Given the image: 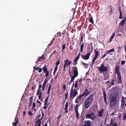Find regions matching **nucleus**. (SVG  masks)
I'll return each instance as SVG.
<instances>
[{
	"label": "nucleus",
	"instance_id": "obj_50",
	"mask_svg": "<svg viewBox=\"0 0 126 126\" xmlns=\"http://www.w3.org/2000/svg\"><path fill=\"white\" fill-rule=\"evenodd\" d=\"M41 84H40L39 86V88L37 90L40 91V89L41 88Z\"/></svg>",
	"mask_w": 126,
	"mask_h": 126
},
{
	"label": "nucleus",
	"instance_id": "obj_1",
	"mask_svg": "<svg viewBox=\"0 0 126 126\" xmlns=\"http://www.w3.org/2000/svg\"><path fill=\"white\" fill-rule=\"evenodd\" d=\"M94 94H91L86 99L84 102V105L86 109H88L93 103Z\"/></svg>",
	"mask_w": 126,
	"mask_h": 126
},
{
	"label": "nucleus",
	"instance_id": "obj_36",
	"mask_svg": "<svg viewBox=\"0 0 126 126\" xmlns=\"http://www.w3.org/2000/svg\"><path fill=\"white\" fill-rule=\"evenodd\" d=\"M58 67V66H56V67L55 68L54 71L53 72V73L54 74L56 73Z\"/></svg>",
	"mask_w": 126,
	"mask_h": 126
},
{
	"label": "nucleus",
	"instance_id": "obj_10",
	"mask_svg": "<svg viewBox=\"0 0 126 126\" xmlns=\"http://www.w3.org/2000/svg\"><path fill=\"white\" fill-rule=\"evenodd\" d=\"M43 71L44 72V73H46L45 76L47 78L49 76V71L47 70V67L46 64H45L44 66L43 67Z\"/></svg>",
	"mask_w": 126,
	"mask_h": 126
},
{
	"label": "nucleus",
	"instance_id": "obj_8",
	"mask_svg": "<svg viewBox=\"0 0 126 126\" xmlns=\"http://www.w3.org/2000/svg\"><path fill=\"white\" fill-rule=\"evenodd\" d=\"M96 117L95 114L93 113L90 114H88L86 115V119H90L92 120H94Z\"/></svg>",
	"mask_w": 126,
	"mask_h": 126
},
{
	"label": "nucleus",
	"instance_id": "obj_20",
	"mask_svg": "<svg viewBox=\"0 0 126 126\" xmlns=\"http://www.w3.org/2000/svg\"><path fill=\"white\" fill-rule=\"evenodd\" d=\"M78 80H76L75 82V83L74 84V86L75 89H77V88H78V86L79 87L80 86L79 85V83H78Z\"/></svg>",
	"mask_w": 126,
	"mask_h": 126
},
{
	"label": "nucleus",
	"instance_id": "obj_5",
	"mask_svg": "<svg viewBox=\"0 0 126 126\" xmlns=\"http://www.w3.org/2000/svg\"><path fill=\"white\" fill-rule=\"evenodd\" d=\"M97 68L99 71V73L101 74L102 73H104L108 71V68L105 65L104 63H102L99 67H97Z\"/></svg>",
	"mask_w": 126,
	"mask_h": 126
},
{
	"label": "nucleus",
	"instance_id": "obj_44",
	"mask_svg": "<svg viewBox=\"0 0 126 126\" xmlns=\"http://www.w3.org/2000/svg\"><path fill=\"white\" fill-rule=\"evenodd\" d=\"M47 79L46 80V79H45V80H44V81L43 83V86H45L46 83H47Z\"/></svg>",
	"mask_w": 126,
	"mask_h": 126
},
{
	"label": "nucleus",
	"instance_id": "obj_40",
	"mask_svg": "<svg viewBox=\"0 0 126 126\" xmlns=\"http://www.w3.org/2000/svg\"><path fill=\"white\" fill-rule=\"evenodd\" d=\"M17 122H18V119L15 122V123H14V122H13V126H16L17 125Z\"/></svg>",
	"mask_w": 126,
	"mask_h": 126
},
{
	"label": "nucleus",
	"instance_id": "obj_49",
	"mask_svg": "<svg viewBox=\"0 0 126 126\" xmlns=\"http://www.w3.org/2000/svg\"><path fill=\"white\" fill-rule=\"evenodd\" d=\"M36 87L35 86V85H34L33 86H32V88H31L32 90H35V89H34V88H35Z\"/></svg>",
	"mask_w": 126,
	"mask_h": 126
},
{
	"label": "nucleus",
	"instance_id": "obj_56",
	"mask_svg": "<svg viewBox=\"0 0 126 126\" xmlns=\"http://www.w3.org/2000/svg\"><path fill=\"white\" fill-rule=\"evenodd\" d=\"M63 89H64V90H65L66 87V85L65 84L64 85H63Z\"/></svg>",
	"mask_w": 126,
	"mask_h": 126
},
{
	"label": "nucleus",
	"instance_id": "obj_45",
	"mask_svg": "<svg viewBox=\"0 0 126 126\" xmlns=\"http://www.w3.org/2000/svg\"><path fill=\"white\" fill-rule=\"evenodd\" d=\"M28 114L30 116H32L33 115V113L30 111H28Z\"/></svg>",
	"mask_w": 126,
	"mask_h": 126
},
{
	"label": "nucleus",
	"instance_id": "obj_39",
	"mask_svg": "<svg viewBox=\"0 0 126 126\" xmlns=\"http://www.w3.org/2000/svg\"><path fill=\"white\" fill-rule=\"evenodd\" d=\"M68 102H67L65 105V110H66V109H67L68 108Z\"/></svg>",
	"mask_w": 126,
	"mask_h": 126
},
{
	"label": "nucleus",
	"instance_id": "obj_37",
	"mask_svg": "<svg viewBox=\"0 0 126 126\" xmlns=\"http://www.w3.org/2000/svg\"><path fill=\"white\" fill-rule=\"evenodd\" d=\"M76 113V117L77 119H78L79 118V113L78 111L75 112Z\"/></svg>",
	"mask_w": 126,
	"mask_h": 126
},
{
	"label": "nucleus",
	"instance_id": "obj_33",
	"mask_svg": "<svg viewBox=\"0 0 126 126\" xmlns=\"http://www.w3.org/2000/svg\"><path fill=\"white\" fill-rule=\"evenodd\" d=\"M82 79L81 78L79 81L78 82L79 83V86H81L82 84Z\"/></svg>",
	"mask_w": 126,
	"mask_h": 126
},
{
	"label": "nucleus",
	"instance_id": "obj_13",
	"mask_svg": "<svg viewBox=\"0 0 126 126\" xmlns=\"http://www.w3.org/2000/svg\"><path fill=\"white\" fill-rule=\"evenodd\" d=\"M126 16L119 23V27L120 26H123L124 25V24L126 22Z\"/></svg>",
	"mask_w": 126,
	"mask_h": 126
},
{
	"label": "nucleus",
	"instance_id": "obj_7",
	"mask_svg": "<svg viewBox=\"0 0 126 126\" xmlns=\"http://www.w3.org/2000/svg\"><path fill=\"white\" fill-rule=\"evenodd\" d=\"M72 73L74 74L72 76L75 77H77L79 74L78 70L76 67L73 66L72 69Z\"/></svg>",
	"mask_w": 126,
	"mask_h": 126
},
{
	"label": "nucleus",
	"instance_id": "obj_32",
	"mask_svg": "<svg viewBox=\"0 0 126 126\" xmlns=\"http://www.w3.org/2000/svg\"><path fill=\"white\" fill-rule=\"evenodd\" d=\"M79 106L77 104L76 105L75 107V111H78V109Z\"/></svg>",
	"mask_w": 126,
	"mask_h": 126
},
{
	"label": "nucleus",
	"instance_id": "obj_38",
	"mask_svg": "<svg viewBox=\"0 0 126 126\" xmlns=\"http://www.w3.org/2000/svg\"><path fill=\"white\" fill-rule=\"evenodd\" d=\"M97 59L94 58L92 59V64H93L94 63V62Z\"/></svg>",
	"mask_w": 126,
	"mask_h": 126
},
{
	"label": "nucleus",
	"instance_id": "obj_6",
	"mask_svg": "<svg viewBox=\"0 0 126 126\" xmlns=\"http://www.w3.org/2000/svg\"><path fill=\"white\" fill-rule=\"evenodd\" d=\"M119 69L120 67L119 65H117L115 69V72L117 74L118 82L120 83H121L122 82V80L120 72L119 71Z\"/></svg>",
	"mask_w": 126,
	"mask_h": 126
},
{
	"label": "nucleus",
	"instance_id": "obj_4",
	"mask_svg": "<svg viewBox=\"0 0 126 126\" xmlns=\"http://www.w3.org/2000/svg\"><path fill=\"white\" fill-rule=\"evenodd\" d=\"M74 82L70 90V98L72 100L78 94V93L77 91L78 89L75 88L74 89Z\"/></svg>",
	"mask_w": 126,
	"mask_h": 126
},
{
	"label": "nucleus",
	"instance_id": "obj_51",
	"mask_svg": "<svg viewBox=\"0 0 126 126\" xmlns=\"http://www.w3.org/2000/svg\"><path fill=\"white\" fill-rule=\"evenodd\" d=\"M125 63V61H122L121 62V64L122 65L124 64Z\"/></svg>",
	"mask_w": 126,
	"mask_h": 126
},
{
	"label": "nucleus",
	"instance_id": "obj_52",
	"mask_svg": "<svg viewBox=\"0 0 126 126\" xmlns=\"http://www.w3.org/2000/svg\"><path fill=\"white\" fill-rule=\"evenodd\" d=\"M42 69L41 68H39V71H38V72L39 73H41V72L42 71Z\"/></svg>",
	"mask_w": 126,
	"mask_h": 126
},
{
	"label": "nucleus",
	"instance_id": "obj_15",
	"mask_svg": "<svg viewBox=\"0 0 126 126\" xmlns=\"http://www.w3.org/2000/svg\"><path fill=\"white\" fill-rule=\"evenodd\" d=\"M64 62V65L66 66H69L71 63V62L69 61L68 59H66Z\"/></svg>",
	"mask_w": 126,
	"mask_h": 126
},
{
	"label": "nucleus",
	"instance_id": "obj_28",
	"mask_svg": "<svg viewBox=\"0 0 126 126\" xmlns=\"http://www.w3.org/2000/svg\"><path fill=\"white\" fill-rule=\"evenodd\" d=\"M119 13L120 14V16L119 17V19H122L123 18V17H122V13L121 12V8H119Z\"/></svg>",
	"mask_w": 126,
	"mask_h": 126
},
{
	"label": "nucleus",
	"instance_id": "obj_55",
	"mask_svg": "<svg viewBox=\"0 0 126 126\" xmlns=\"http://www.w3.org/2000/svg\"><path fill=\"white\" fill-rule=\"evenodd\" d=\"M107 54H106V53L105 54H104L103 55V56L101 57V58L102 59V58H104L107 55Z\"/></svg>",
	"mask_w": 126,
	"mask_h": 126
},
{
	"label": "nucleus",
	"instance_id": "obj_35",
	"mask_svg": "<svg viewBox=\"0 0 126 126\" xmlns=\"http://www.w3.org/2000/svg\"><path fill=\"white\" fill-rule=\"evenodd\" d=\"M111 83V84L112 85H114V84L115 83V81L114 78H113V79H112Z\"/></svg>",
	"mask_w": 126,
	"mask_h": 126
},
{
	"label": "nucleus",
	"instance_id": "obj_9",
	"mask_svg": "<svg viewBox=\"0 0 126 126\" xmlns=\"http://www.w3.org/2000/svg\"><path fill=\"white\" fill-rule=\"evenodd\" d=\"M42 116L40 119L38 120L35 122V126H41V120H42L44 116V114L42 111Z\"/></svg>",
	"mask_w": 126,
	"mask_h": 126
},
{
	"label": "nucleus",
	"instance_id": "obj_26",
	"mask_svg": "<svg viewBox=\"0 0 126 126\" xmlns=\"http://www.w3.org/2000/svg\"><path fill=\"white\" fill-rule=\"evenodd\" d=\"M80 52H79V53L78 56L76 57L75 58V59L74 60V62H78V60L79 59V58L80 57Z\"/></svg>",
	"mask_w": 126,
	"mask_h": 126
},
{
	"label": "nucleus",
	"instance_id": "obj_30",
	"mask_svg": "<svg viewBox=\"0 0 126 126\" xmlns=\"http://www.w3.org/2000/svg\"><path fill=\"white\" fill-rule=\"evenodd\" d=\"M49 96V95H48V96L45 99V105L47 106V101L48 100V97Z\"/></svg>",
	"mask_w": 126,
	"mask_h": 126
},
{
	"label": "nucleus",
	"instance_id": "obj_21",
	"mask_svg": "<svg viewBox=\"0 0 126 126\" xmlns=\"http://www.w3.org/2000/svg\"><path fill=\"white\" fill-rule=\"evenodd\" d=\"M44 54H43L40 57H39V58L38 59V60L39 61H42L43 60H45V59L44 57Z\"/></svg>",
	"mask_w": 126,
	"mask_h": 126
},
{
	"label": "nucleus",
	"instance_id": "obj_12",
	"mask_svg": "<svg viewBox=\"0 0 126 126\" xmlns=\"http://www.w3.org/2000/svg\"><path fill=\"white\" fill-rule=\"evenodd\" d=\"M121 107L122 109H125V100L124 97L123 96L121 99Z\"/></svg>",
	"mask_w": 126,
	"mask_h": 126
},
{
	"label": "nucleus",
	"instance_id": "obj_24",
	"mask_svg": "<svg viewBox=\"0 0 126 126\" xmlns=\"http://www.w3.org/2000/svg\"><path fill=\"white\" fill-rule=\"evenodd\" d=\"M37 107H39L40 108L42 103L40 101H39L38 99L37 100Z\"/></svg>",
	"mask_w": 126,
	"mask_h": 126
},
{
	"label": "nucleus",
	"instance_id": "obj_23",
	"mask_svg": "<svg viewBox=\"0 0 126 126\" xmlns=\"http://www.w3.org/2000/svg\"><path fill=\"white\" fill-rule=\"evenodd\" d=\"M36 106L35 103V102H33V106L32 108V109L33 110H34L35 111V112H36L37 111V109L35 108Z\"/></svg>",
	"mask_w": 126,
	"mask_h": 126
},
{
	"label": "nucleus",
	"instance_id": "obj_57",
	"mask_svg": "<svg viewBox=\"0 0 126 126\" xmlns=\"http://www.w3.org/2000/svg\"><path fill=\"white\" fill-rule=\"evenodd\" d=\"M57 50V49L55 50L52 53V54H54L55 53H57V52L56 51Z\"/></svg>",
	"mask_w": 126,
	"mask_h": 126
},
{
	"label": "nucleus",
	"instance_id": "obj_60",
	"mask_svg": "<svg viewBox=\"0 0 126 126\" xmlns=\"http://www.w3.org/2000/svg\"><path fill=\"white\" fill-rule=\"evenodd\" d=\"M47 124H48V122H47V121L46 122L45 125L43 126H47Z\"/></svg>",
	"mask_w": 126,
	"mask_h": 126
},
{
	"label": "nucleus",
	"instance_id": "obj_53",
	"mask_svg": "<svg viewBox=\"0 0 126 126\" xmlns=\"http://www.w3.org/2000/svg\"><path fill=\"white\" fill-rule=\"evenodd\" d=\"M82 64L84 65V66H86V65H87V64H86L83 62H82Z\"/></svg>",
	"mask_w": 126,
	"mask_h": 126
},
{
	"label": "nucleus",
	"instance_id": "obj_43",
	"mask_svg": "<svg viewBox=\"0 0 126 126\" xmlns=\"http://www.w3.org/2000/svg\"><path fill=\"white\" fill-rule=\"evenodd\" d=\"M66 46V44H63L62 47V49L63 50V51L65 49Z\"/></svg>",
	"mask_w": 126,
	"mask_h": 126
},
{
	"label": "nucleus",
	"instance_id": "obj_14",
	"mask_svg": "<svg viewBox=\"0 0 126 126\" xmlns=\"http://www.w3.org/2000/svg\"><path fill=\"white\" fill-rule=\"evenodd\" d=\"M86 122L84 124L80 126H91L92 122L90 120L85 121Z\"/></svg>",
	"mask_w": 126,
	"mask_h": 126
},
{
	"label": "nucleus",
	"instance_id": "obj_59",
	"mask_svg": "<svg viewBox=\"0 0 126 126\" xmlns=\"http://www.w3.org/2000/svg\"><path fill=\"white\" fill-rule=\"evenodd\" d=\"M83 36H81V39H80V41H83Z\"/></svg>",
	"mask_w": 126,
	"mask_h": 126
},
{
	"label": "nucleus",
	"instance_id": "obj_61",
	"mask_svg": "<svg viewBox=\"0 0 126 126\" xmlns=\"http://www.w3.org/2000/svg\"><path fill=\"white\" fill-rule=\"evenodd\" d=\"M110 12L111 13L112 10V8L111 7V6H110Z\"/></svg>",
	"mask_w": 126,
	"mask_h": 126
},
{
	"label": "nucleus",
	"instance_id": "obj_31",
	"mask_svg": "<svg viewBox=\"0 0 126 126\" xmlns=\"http://www.w3.org/2000/svg\"><path fill=\"white\" fill-rule=\"evenodd\" d=\"M42 96V92H40L38 96V98L40 100L41 102L42 101V100H41Z\"/></svg>",
	"mask_w": 126,
	"mask_h": 126
},
{
	"label": "nucleus",
	"instance_id": "obj_62",
	"mask_svg": "<svg viewBox=\"0 0 126 126\" xmlns=\"http://www.w3.org/2000/svg\"><path fill=\"white\" fill-rule=\"evenodd\" d=\"M45 87V86H43L42 87V90L43 91H44V89Z\"/></svg>",
	"mask_w": 126,
	"mask_h": 126
},
{
	"label": "nucleus",
	"instance_id": "obj_47",
	"mask_svg": "<svg viewBox=\"0 0 126 126\" xmlns=\"http://www.w3.org/2000/svg\"><path fill=\"white\" fill-rule=\"evenodd\" d=\"M60 61L59 60L58 62H57L56 64V66H58V65L59 64H60Z\"/></svg>",
	"mask_w": 126,
	"mask_h": 126
},
{
	"label": "nucleus",
	"instance_id": "obj_48",
	"mask_svg": "<svg viewBox=\"0 0 126 126\" xmlns=\"http://www.w3.org/2000/svg\"><path fill=\"white\" fill-rule=\"evenodd\" d=\"M115 35V32L113 33L112 35L111 36L110 38H111V39H113Z\"/></svg>",
	"mask_w": 126,
	"mask_h": 126
},
{
	"label": "nucleus",
	"instance_id": "obj_58",
	"mask_svg": "<svg viewBox=\"0 0 126 126\" xmlns=\"http://www.w3.org/2000/svg\"><path fill=\"white\" fill-rule=\"evenodd\" d=\"M40 91H38V90H37V94H36V95H39V93H40Z\"/></svg>",
	"mask_w": 126,
	"mask_h": 126
},
{
	"label": "nucleus",
	"instance_id": "obj_42",
	"mask_svg": "<svg viewBox=\"0 0 126 126\" xmlns=\"http://www.w3.org/2000/svg\"><path fill=\"white\" fill-rule=\"evenodd\" d=\"M68 92H66L65 94V99H67L68 98Z\"/></svg>",
	"mask_w": 126,
	"mask_h": 126
},
{
	"label": "nucleus",
	"instance_id": "obj_46",
	"mask_svg": "<svg viewBox=\"0 0 126 126\" xmlns=\"http://www.w3.org/2000/svg\"><path fill=\"white\" fill-rule=\"evenodd\" d=\"M57 35L58 36L60 37L61 35V33L60 32H59L57 33Z\"/></svg>",
	"mask_w": 126,
	"mask_h": 126
},
{
	"label": "nucleus",
	"instance_id": "obj_2",
	"mask_svg": "<svg viewBox=\"0 0 126 126\" xmlns=\"http://www.w3.org/2000/svg\"><path fill=\"white\" fill-rule=\"evenodd\" d=\"M118 96V94L114 93L111 94L110 96V105L111 107H113L115 105L117 102V98Z\"/></svg>",
	"mask_w": 126,
	"mask_h": 126
},
{
	"label": "nucleus",
	"instance_id": "obj_16",
	"mask_svg": "<svg viewBox=\"0 0 126 126\" xmlns=\"http://www.w3.org/2000/svg\"><path fill=\"white\" fill-rule=\"evenodd\" d=\"M110 126H118V125L116 122L114 123V120L112 119L111 120L110 122Z\"/></svg>",
	"mask_w": 126,
	"mask_h": 126
},
{
	"label": "nucleus",
	"instance_id": "obj_63",
	"mask_svg": "<svg viewBox=\"0 0 126 126\" xmlns=\"http://www.w3.org/2000/svg\"><path fill=\"white\" fill-rule=\"evenodd\" d=\"M41 116V114H39L37 117V118H39Z\"/></svg>",
	"mask_w": 126,
	"mask_h": 126
},
{
	"label": "nucleus",
	"instance_id": "obj_27",
	"mask_svg": "<svg viewBox=\"0 0 126 126\" xmlns=\"http://www.w3.org/2000/svg\"><path fill=\"white\" fill-rule=\"evenodd\" d=\"M52 87V85L51 84H50L49 86H48V91L47 92V94L48 95L50 94V89Z\"/></svg>",
	"mask_w": 126,
	"mask_h": 126
},
{
	"label": "nucleus",
	"instance_id": "obj_29",
	"mask_svg": "<svg viewBox=\"0 0 126 126\" xmlns=\"http://www.w3.org/2000/svg\"><path fill=\"white\" fill-rule=\"evenodd\" d=\"M84 47V43H82V44H81L80 46V51L81 52H82L83 51V48Z\"/></svg>",
	"mask_w": 126,
	"mask_h": 126
},
{
	"label": "nucleus",
	"instance_id": "obj_41",
	"mask_svg": "<svg viewBox=\"0 0 126 126\" xmlns=\"http://www.w3.org/2000/svg\"><path fill=\"white\" fill-rule=\"evenodd\" d=\"M123 119L124 120H126V112L125 113L123 116Z\"/></svg>",
	"mask_w": 126,
	"mask_h": 126
},
{
	"label": "nucleus",
	"instance_id": "obj_64",
	"mask_svg": "<svg viewBox=\"0 0 126 126\" xmlns=\"http://www.w3.org/2000/svg\"><path fill=\"white\" fill-rule=\"evenodd\" d=\"M43 108L45 109H46L47 108V106L45 105L43 107Z\"/></svg>",
	"mask_w": 126,
	"mask_h": 126
},
{
	"label": "nucleus",
	"instance_id": "obj_11",
	"mask_svg": "<svg viewBox=\"0 0 126 126\" xmlns=\"http://www.w3.org/2000/svg\"><path fill=\"white\" fill-rule=\"evenodd\" d=\"M91 54V53L89 52V53L85 55L82 54L81 55V57L84 60H88L89 59Z\"/></svg>",
	"mask_w": 126,
	"mask_h": 126
},
{
	"label": "nucleus",
	"instance_id": "obj_19",
	"mask_svg": "<svg viewBox=\"0 0 126 126\" xmlns=\"http://www.w3.org/2000/svg\"><path fill=\"white\" fill-rule=\"evenodd\" d=\"M103 96L104 101L106 103V105H107V95L106 91L104 90L103 91Z\"/></svg>",
	"mask_w": 126,
	"mask_h": 126
},
{
	"label": "nucleus",
	"instance_id": "obj_54",
	"mask_svg": "<svg viewBox=\"0 0 126 126\" xmlns=\"http://www.w3.org/2000/svg\"><path fill=\"white\" fill-rule=\"evenodd\" d=\"M77 62H74V61H73V65H75L77 64Z\"/></svg>",
	"mask_w": 126,
	"mask_h": 126
},
{
	"label": "nucleus",
	"instance_id": "obj_34",
	"mask_svg": "<svg viewBox=\"0 0 126 126\" xmlns=\"http://www.w3.org/2000/svg\"><path fill=\"white\" fill-rule=\"evenodd\" d=\"M89 22H91L92 24H93L94 23V21L92 17H91L90 18Z\"/></svg>",
	"mask_w": 126,
	"mask_h": 126
},
{
	"label": "nucleus",
	"instance_id": "obj_17",
	"mask_svg": "<svg viewBox=\"0 0 126 126\" xmlns=\"http://www.w3.org/2000/svg\"><path fill=\"white\" fill-rule=\"evenodd\" d=\"M94 52L95 54L94 58L97 59L99 54V52L98 51V49L97 48L94 49Z\"/></svg>",
	"mask_w": 126,
	"mask_h": 126
},
{
	"label": "nucleus",
	"instance_id": "obj_18",
	"mask_svg": "<svg viewBox=\"0 0 126 126\" xmlns=\"http://www.w3.org/2000/svg\"><path fill=\"white\" fill-rule=\"evenodd\" d=\"M69 72L70 75V77H71V79L69 83V85H70V83H72L73 82V81L75 79V78H76V77H74L73 76H72L71 73L70 72V70H69Z\"/></svg>",
	"mask_w": 126,
	"mask_h": 126
},
{
	"label": "nucleus",
	"instance_id": "obj_22",
	"mask_svg": "<svg viewBox=\"0 0 126 126\" xmlns=\"http://www.w3.org/2000/svg\"><path fill=\"white\" fill-rule=\"evenodd\" d=\"M103 112L104 109H102L101 111L98 112V116H100L101 117H102Z\"/></svg>",
	"mask_w": 126,
	"mask_h": 126
},
{
	"label": "nucleus",
	"instance_id": "obj_3",
	"mask_svg": "<svg viewBox=\"0 0 126 126\" xmlns=\"http://www.w3.org/2000/svg\"><path fill=\"white\" fill-rule=\"evenodd\" d=\"M91 90L92 91V88L91 87L89 88L88 89L86 88L83 94L77 96L75 100V103H78L79 101H78L80 100L83 96H84L85 97H87L88 95L90 93Z\"/></svg>",
	"mask_w": 126,
	"mask_h": 126
},
{
	"label": "nucleus",
	"instance_id": "obj_25",
	"mask_svg": "<svg viewBox=\"0 0 126 126\" xmlns=\"http://www.w3.org/2000/svg\"><path fill=\"white\" fill-rule=\"evenodd\" d=\"M113 51L114 52V48L108 51H107L106 52V54H108L112 52Z\"/></svg>",
	"mask_w": 126,
	"mask_h": 126
}]
</instances>
